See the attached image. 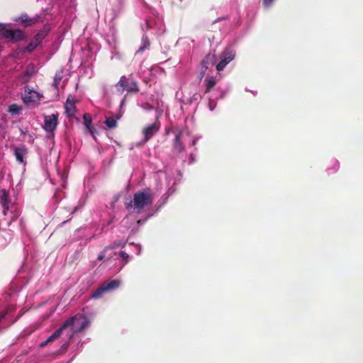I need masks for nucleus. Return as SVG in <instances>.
Returning <instances> with one entry per match:
<instances>
[{
  "label": "nucleus",
  "instance_id": "f257e3e1",
  "mask_svg": "<svg viewBox=\"0 0 363 363\" xmlns=\"http://www.w3.org/2000/svg\"><path fill=\"white\" fill-rule=\"evenodd\" d=\"M90 324V321L83 315L77 314L67 319L60 328L56 330L48 338V342H52L59 338L65 330L69 329L67 333L68 339L72 340L74 336L82 332Z\"/></svg>",
  "mask_w": 363,
  "mask_h": 363
},
{
  "label": "nucleus",
  "instance_id": "f03ea898",
  "mask_svg": "<svg viewBox=\"0 0 363 363\" xmlns=\"http://www.w3.org/2000/svg\"><path fill=\"white\" fill-rule=\"evenodd\" d=\"M154 201V193L150 188H146L142 191H137L133 199L125 203L127 210L140 213L145 207L152 206Z\"/></svg>",
  "mask_w": 363,
  "mask_h": 363
},
{
  "label": "nucleus",
  "instance_id": "7ed1b4c3",
  "mask_svg": "<svg viewBox=\"0 0 363 363\" xmlns=\"http://www.w3.org/2000/svg\"><path fill=\"white\" fill-rule=\"evenodd\" d=\"M120 285L119 280H111L109 282H104L95 291L92 293L91 298L94 299L99 298L108 291H113L117 289Z\"/></svg>",
  "mask_w": 363,
  "mask_h": 363
},
{
  "label": "nucleus",
  "instance_id": "20e7f679",
  "mask_svg": "<svg viewBox=\"0 0 363 363\" xmlns=\"http://www.w3.org/2000/svg\"><path fill=\"white\" fill-rule=\"evenodd\" d=\"M116 86L121 87V89H118L121 91H123L125 90L128 92L135 93L139 91L137 82L133 79L127 78L125 76H122L121 77L119 82L116 84Z\"/></svg>",
  "mask_w": 363,
  "mask_h": 363
},
{
  "label": "nucleus",
  "instance_id": "39448f33",
  "mask_svg": "<svg viewBox=\"0 0 363 363\" xmlns=\"http://www.w3.org/2000/svg\"><path fill=\"white\" fill-rule=\"evenodd\" d=\"M235 57V52L230 49H225L220 55V62L216 65V69L218 72L223 70L226 65Z\"/></svg>",
  "mask_w": 363,
  "mask_h": 363
},
{
  "label": "nucleus",
  "instance_id": "423d86ee",
  "mask_svg": "<svg viewBox=\"0 0 363 363\" xmlns=\"http://www.w3.org/2000/svg\"><path fill=\"white\" fill-rule=\"evenodd\" d=\"M216 62V55L215 51H213V52L207 54L204 57L201 62V68L199 73L200 78H203L205 76L206 72L208 69V67L215 65Z\"/></svg>",
  "mask_w": 363,
  "mask_h": 363
},
{
  "label": "nucleus",
  "instance_id": "0eeeda50",
  "mask_svg": "<svg viewBox=\"0 0 363 363\" xmlns=\"http://www.w3.org/2000/svg\"><path fill=\"white\" fill-rule=\"evenodd\" d=\"M3 37L9 41L16 43L24 40L26 35L25 33L20 29H7V30L3 33Z\"/></svg>",
  "mask_w": 363,
  "mask_h": 363
},
{
  "label": "nucleus",
  "instance_id": "6e6552de",
  "mask_svg": "<svg viewBox=\"0 0 363 363\" xmlns=\"http://www.w3.org/2000/svg\"><path fill=\"white\" fill-rule=\"evenodd\" d=\"M160 128V123L158 120L155 121L152 124L145 127L143 129V134L144 135L143 142L147 143L150 140Z\"/></svg>",
  "mask_w": 363,
  "mask_h": 363
},
{
  "label": "nucleus",
  "instance_id": "1a4fd4ad",
  "mask_svg": "<svg viewBox=\"0 0 363 363\" xmlns=\"http://www.w3.org/2000/svg\"><path fill=\"white\" fill-rule=\"evenodd\" d=\"M57 114H52L50 116H45L44 119L43 128L47 132H53L57 125Z\"/></svg>",
  "mask_w": 363,
  "mask_h": 363
},
{
  "label": "nucleus",
  "instance_id": "9d476101",
  "mask_svg": "<svg viewBox=\"0 0 363 363\" xmlns=\"http://www.w3.org/2000/svg\"><path fill=\"white\" fill-rule=\"evenodd\" d=\"M182 135V132L181 130L175 132V138L173 142V152L177 154L181 153L185 150L184 145L181 140Z\"/></svg>",
  "mask_w": 363,
  "mask_h": 363
},
{
  "label": "nucleus",
  "instance_id": "9b49d317",
  "mask_svg": "<svg viewBox=\"0 0 363 363\" xmlns=\"http://www.w3.org/2000/svg\"><path fill=\"white\" fill-rule=\"evenodd\" d=\"M40 94L33 90H29L28 91H26L25 95L23 97V101L26 104L36 102L40 99Z\"/></svg>",
  "mask_w": 363,
  "mask_h": 363
},
{
  "label": "nucleus",
  "instance_id": "f8f14e48",
  "mask_svg": "<svg viewBox=\"0 0 363 363\" xmlns=\"http://www.w3.org/2000/svg\"><path fill=\"white\" fill-rule=\"evenodd\" d=\"M17 21L24 24L25 26H31L39 22L40 17L37 16L34 18H30L26 13H23Z\"/></svg>",
  "mask_w": 363,
  "mask_h": 363
},
{
  "label": "nucleus",
  "instance_id": "ddd939ff",
  "mask_svg": "<svg viewBox=\"0 0 363 363\" xmlns=\"http://www.w3.org/2000/svg\"><path fill=\"white\" fill-rule=\"evenodd\" d=\"M0 203L1 204L3 208V214L6 216L9 210V195L5 189H1L0 191Z\"/></svg>",
  "mask_w": 363,
  "mask_h": 363
},
{
  "label": "nucleus",
  "instance_id": "4468645a",
  "mask_svg": "<svg viewBox=\"0 0 363 363\" xmlns=\"http://www.w3.org/2000/svg\"><path fill=\"white\" fill-rule=\"evenodd\" d=\"M50 30V26L45 25L43 28L39 30L38 33L36 35H35L33 40L39 45L42 43L43 39L47 36Z\"/></svg>",
  "mask_w": 363,
  "mask_h": 363
},
{
  "label": "nucleus",
  "instance_id": "2eb2a0df",
  "mask_svg": "<svg viewBox=\"0 0 363 363\" xmlns=\"http://www.w3.org/2000/svg\"><path fill=\"white\" fill-rule=\"evenodd\" d=\"M27 153H28V149L25 146L15 147V149H14V155L16 156V160L19 163L24 162L23 157Z\"/></svg>",
  "mask_w": 363,
  "mask_h": 363
},
{
  "label": "nucleus",
  "instance_id": "dca6fc26",
  "mask_svg": "<svg viewBox=\"0 0 363 363\" xmlns=\"http://www.w3.org/2000/svg\"><path fill=\"white\" fill-rule=\"evenodd\" d=\"M65 110L69 116H73L76 112V106L74 105V99L72 96H69L67 99Z\"/></svg>",
  "mask_w": 363,
  "mask_h": 363
},
{
  "label": "nucleus",
  "instance_id": "f3484780",
  "mask_svg": "<svg viewBox=\"0 0 363 363\" xmlns=\"http://www.w3.org/2000/svg\"><path fill=\"white\" fill-rule=\"evenodd\" d=\"M120 118V116L116 117H107L104 121L105 125L108 128H116L117 127V121Z\"/></svg>",
  "mask_w": 363,
  "mask_h": 363
},
{
  "label": "nucleus",
  "instance_id": "a211bd4d",
  "mask_svg": "<svg viewBox=\"0 0 363 363\" xmlns=\"http://www.w3.org/2000/svg\"><path fill=\"white\" fill-rule=\"evenodd\" d=\"M205 82H206V89L205 91L206 93L209 92L211 90V89L213 88L216 84V81L214 79V77H207L205 79Z\"/></svg>",
  "mask_w": 363,
  "mask_h": 363
},
{
  "label": "nucleus",
  "instance_id": "6ab92c4d",
  "mask_svg": "<svg viewBox=\"0 0 363 363\" xmlns=\"http://www.w3.org/2000/svg\"><path fill=\"white\" fill-rule=\"evenodd\" d=\"M38 46V45L33 40H32L30 43L23 49V51L32 52Z\"/></svg>",
  "mask_w": 363,
  "mask_h": 363
},
{
  "label": "nucleus",
  "instance_id": "aec40b11",
  "mask_svg": "<svg viewBox=\"0 0 363 363\" xmlns=\"http://www.w3.org/2000/svg\"><path fill=\"white\" fill-rule=\"evenodd\" d=\"M83 120L86 128L91 126L92 118L89 113H84L83 116Z\"/></svg>",
  "mask_w": 363,
  "mask_h": 363
},
{
  "label": "nucleus",
  "instance_id": "412c9836",
  "mask_svg": "<svg viewBox=\"0 0 363 363\" xmlns=\"http://www.w3.org/2000/svg\"><path fill=\"white\" fill-rule=\"evenodd\" d=\"M21 110V108L16 104L9 106V111L13 114H18Z\"/></svg>",
  "mask_w": 363,
  "mask_h": 363
},
{
  "label": "nucleus",
  "instance_id": "4be33fe9",
  "mask_svg": "<svg viewBox=\"0 0 363 363\" xmlns=\"http://www.w3.org/2000/svg\"><path fill=\"white\" fill-rule=\"evenodd\" d=\"M126 245V242L119 241V242H113L111 245H108L109 249H114L118 247H124Z\"/></svg>",
  "mask_w": 363,
  "mask_h": 363
},
{
  "label": "nucleus",
  "instance_id": "5701e85b",
  "mask_svg": "<svg viewBox=\"0 0 363 363\" xmlns=\"http://www.w3.org/2000/svg\"><path fill=\"white\" fill-rule=\"evenodd\" d=\"M150 46V42L147 40H145L143 41V45L141 46L139 50H138V52H143L145 48Z\"/></svg>",
  "mask_w": 363,
  "mask_h": 363
},
{
  "label": "nucleus",
  "instance_id": "b1692460",
  "mask_svg": "<svg viewBox=\"0 0 363 363\" xmlns=\"http://www.w3.org/2000/svg\"><path fill=\"white\" fill-rule=\"evenodd\" d=\"M89 133L91 134V135L93 137L94 140H96L95 134L97 133V130L96 128H94L92 125L86 128Z\"/></svg>",
  "mask_w": 363,
  "mask_h": 363
},
{
  "label": "nucleus",
  "instance_id": "393cba45",
  "mask_svg": "<svg viewBox=\"0 0 363 363\" xmlns=\"http://www.w3.org/2000/svg\"><path fill=\"white\" fill-rule=\"evenodd\" d=\"M108 249H109V247H107V246H106V247H105V248H104V250L100 252V254H99V256H98V259H99V260H102V259L105 257V256H106L105 253H106V252L107 251V250H108Z\"/></svg>",
  "mask_w": 363,
  "mask_h": 363
},
{
  "label": "nucleus",
  "instance_id": "a878e982",
  "mask_svg": "<svg viewBox=\"0 0 363 363\" xmlns=\"http://www.w3.org/2000/svg\"><path fill=\"white\" fill-rule=\"evenodd\" d=\"M274 0H262V4L264 8H269L273 2Z\"/></svg>",
  "mask_w": 363,
  "mask_h": 363
},
{
  "label": "nucleus",
  "instance_id": "bb28decb",
  "mask_svg": "<svg viewBox=\"0 0 363 363\" xmlns=\"http://www.w3.org/2000/svg\"><path fill=\"white\" fill-rule=\"evenodd\" d=\"M120 255L122 257V259L125 261V264H126L127 262H128L127 259H128L129 255L125 252H124V251H121L120 252Z\"/></svg>",
  "mask_w": 363,
  "mask_h": 363
},
{
  "label": "nucleus",
  "instance_id": "cd10ccee",
  "mask_svg": "<svg viewBox=\"0 0 363 363\" xmlns=\"http://www.w3.org/2000/svg\"><path fill=\"white\" fill-rule=\"evenodd\" d=\"M7 29L6 28V26L3 23H0V34L3 35V33L6 31Z\"/></svg>",
  "mask_w": 363,
  "mask_h": 363
},
{
  "label": "nucleus",
  "instance_id": "c85d7f7f",
  "mask_svg": "<svg viewBox=\"0 0 363 363\" xmlns=\"http://www.w3.org/2000/svg\"><path fill=\"white\" fill-rule=\"evenodd\" d=\"M71 340H69V341L65 344L62 345V349L63 350H66L67 349V347H69V342H70Z\"/></svg>",
  "mask_w": 363,
  "mask_h": 363
},
{
  "label": "nucleus",
  "instance_id": "c756f323",
  "mask_svg": "<svg viewBox=\"0 0 363 363\" xmlns=\"http://www.w3.org/2000/svg\"><path fill=\"white\" fill-rule=\"evenodd\" d=\"M49 342H48V339H47L45 341H44V342H41V343L40 344V346L41 347H45V346H46Z\"/></svg>",
  "mask_w": 363,
  "mask_h": 363
},
{
  "label": "nucleus",
  "instance_id": "7c9ffc66",
  "mask_svg": "<svg viewBox=\"0 0 363 363\" xmlns=\"http://www.w3.org/2000/svg\"><path fill=\"white\" fill-rule=\"evenodd\" d=\"M5 313H0V321L4 318Z\"/></svg>",
  "mask_w": 363,
  "mask_h": 363
},
{
  "label": "nucleus",
  "instance_id": "2f4dec72",
  "mask_svg": "<svg viewBox=\"0 0 363 363\" xmlns=\"http://www.w3.org/2000/svg\"><path fill=\"white\" fill-rule=\"evenodd\" d=\"M59 82L55 79V86L57 87V84H58Z\"/></svg>",
  "mask_w": 363,
  "mask_h": 363
},
{
  "label": "nucleus",
  "instance_id": "473e14b6",
  "mask_svg": "<svg viewBox=\"0 0 363 363\" xmlns=\"http://www.w3.org/2000/svg\"><path fill=\"white\" fill-rule=\"evenodd\" d=\"M136 247L138 248V254H140V246L139 245H135Z\"/></svg>",
  "mask_w": 363,
  "mask_h": 363
}]
</instances>
